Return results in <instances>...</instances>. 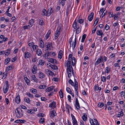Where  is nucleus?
<instances>
[{
	"instance_id": "1",
	"label": "nucleus",
	"mask_w": 125,
	"mask_h": 125,
	"mask_svg": "<svg viewBox=\"0 0 125 125\" xmlns=\"http://www.w3.org/2000/svg\"><path fill=\"white\" fill-rule=\"evenodd\" d=\"M71 61H67L66 63L65 64V67H67V70L68 72V77L70 78L71 76V74L74 75L73 71L72 70L73 68L71 65Z\"/></svg>"
},
{
	"instance_id": "2",
	"label": "nucleus",
	"mask_w": 125,
	"mask_h": 125,
	"mask_svg": "<svg viewBox=\"0 0 125 125\" xmlns=\"http://www.w3.org/2000/svg\"><path fill=\"white\" fill-rule=\"evenodd\" d=\"M15 113L16 117L20 118L23 116V112L22 110L20 108H17L15 111Z\"/></svg>"
},
{
	"instance_id": "3",
	"label": "nucleus",
	"mask_w": 125,
	"mask_h": 125,
	"mask_svg": "<svg viewBox=\"0 0 125 125\" xmlns=\"http://www.w3.org/2000/svg\"><path fill=\"white\" fill-rule=\"evenodd\" d=\"M72 39L73 38L72 37H71L70 38V39L69 40V42L70 44V48H71V47H72V50H73L74 49L76 45V38H75L74 39V42H73V44L72 45H71V42H72Z\"/></svg>"
},
{
	"instance_id": "4",
	"label": "nucleus",
	"mask_w": 125,
	"mask_h": 125,
	"mask_svg": "<svg viewBox=\"0 0 125 125\" xmlns=\"http://www.w3.org/2000/svg\"><path fill=\"white\" fill-rule=\"evenodd\" d=\"M90 122L91 125H99L98 122L96 119L90 118Z\"/></svg>"
},
{
	"instance_id": "5",
	"label": "nucleus",
	"mask_w": 125,
	"mask_h": 125,
	"mask_svg": "<svg viewBox=\"0 0 125 125\" xmlns=\"http://www.w3.org/2000/svg\"><path fill=\"white\" fill-rule=\"evenodd\" d=\"M61 30L60 27L59 26L58 27L56 32L55 34V39H56L58 38L60 34V31Z\"/></svg>"
},
{
	"instance_id": "6",
	"label": "nucleus",
	"mask_w": 125,
	"mask_h": 125,
	"mask_svg": "<svg viewBox=\"0 0 125 125\" xmlns=\"http://www.w3.org/2000/svg\"><path fill=\"white\" fill-rule=\"evenodd\" d=\"M45 47L47 48L46 50L50 51L51 49L52 46L51 43L47 42L45 43Z\"/></svg>"
},
{
	"instance_id": "7",
	"label": "nucleus",
	"mask_w": 125,
	"mask_h": 125,
	"mask_svg": "<svg viewBox=\"0 0 125 125\" xmlns=\"http://www.w3.org/2000/svg\"><path fill=\"white\" fill-rule=\"evenodd\" d=\"M8 82V81L6 82V84L4 86L3 88V91L4 93L6 94L7 92L9 89Z\"/></svg>"
},
{
	"instance_id": "8",
	"label": "nucleus",
	"mask_w": 125,
	"mask_h": 125,
	"mask_svg": "<svg viewBox=\"0 0 125 125\" xmlns=\"http://www.w3.org/2000/svg\"><path fill=\"white\" fill-rule=\"evenodd\" d=\"M51 118H53L57 115L55 110H53L52 111H50L49 114Z\"/></svg>"
},
{
	"instance_id": "9",
	"label": "nucleus",
	"mask_w": 125,
	"mask_h": 125,
	"mask_svg": "<svg viewBox=\"0 0 125 125\" xmlns=\"http://www.w3.org/2000/svg\"><path fill=\"white\" fill-rule=\"evenodd\" d=\"M103 59L102 58L101 56H100V57H99L95 63V65H97L101 63V62H103Z\"/></svg>"
},
{
	"instance_id": "10",
	"label": "nucleus",
	"mask_w": 125,
	"mask_h": 125,
	"mask_svg": "<svg viewBox=\"0 0 125 125\" xmlns=\"http://www.w3.org/2000/svg\"><path fill=\"white\" fill-rule=\"evenodd\" d=\"M94 16V13L91 12L88 17V19L90 21H91L93 19Z\"/></svg>"
},
{
	"instance_id": "11",
	"label": "nucleus",
	"mask_w": 125,
	"mask_h": 125,
	"mask_svg": "<svg viewBox=\"0 0 125 125\" xmlns=\"http://www.w3.org/2000/svg\"><path fill=\"white\" fill-rule=\"evenodd\" d=\"M48 61L49 62H51L52 63L55 64L57 63V61L53 59L50 58L48 59Z\"/></svg>"
},
{
	"instance_id": "12",
	"label": "nucleus",
	"mask_w": 125,
	"mask_h": 125,
	"mask_svg": "<svg viewBox=\"0 0 125 125\" xmlns=\"http://www.w3.org/2000/svg\"><path fill=\"white\" fill-rule=\"evenodd\" d=\"M24 56L25 58H29L31 57V54L28 52H26L24 53Z\"/></svg>"
},
{
	"instance_id": "13",
	"label": "nucleus",
	"mask_w": 125,
	"mask_h": 125,
	"mask_svg": "<svg viewBox=\"0 0 125 125\" xmlns=\"http://www.w3.org/2000/svg\"><path fill=\"white\" fill-rule=\"evenodd\" d=\"M26 122L25 120H24L18 119L16 120L14 122L15 123H19L20 124Z\"/></svg>"
},
{
	"instance_id": "14",
	"label": "nucleus",
	"mask_w": 125,
	"mask_h": 125,
	"mask_svg": "<svg viewBox=\"0 0 125 125\" xmlns=\"http://www.w3.org/2000/svg\"><path fill=\"white\" fill-rule=\"evenodd\" d=\"M21 101V99L19 95L17 96L15 98V102L17 104H19Z\"/></svg>"
},
{
	"instance_id": "15",
	"label": "nucleus",
	"mask_w": 125,
	"mask_h": 125,
	"mask_svg": "<svg viewBox=\"0 0 125 125\" xmlns=\"http://www.w3.org/2000/svg\"><path fill=\"white\" fill-rule=\"evenodd\" d=\"M37 70V67L36 66L34 65L33 66L32 69V73L34 74H35L36 73Z\"/></svg>"
},
{
	"instance_id": "16",
	"label": "nucleus",
	"mask_w": 125,
	"mask_h": 125,
	"mask_svg": "<svg viewBox=\"0 0 125 125\" xmlns=\"http://www.w3.org/2000/svg\"><path fill=\"white\" fill-rule=\"evenodd\" d=\"M56 103L55 102H53L49 104V107L51 108H55L56 107Z\"/></svg>"
},
{
	"instance_id": "17",
	"label": "nucleus",
	"mask_w": 125,
	"mask_h": 125,
	"mask_svg": "<svg viewBox=\"0 0 125 125\" xmlns=\"http://www.w3.org/2000/svg\"><path fill=\"white\" fill-rule=\"evenodd\" d=\"M54 87V86L50 87L46 89V92H50L53 90Z\"/></svg>"
},
{
	"instance_id": "18",
	"label": "nucleus",
	"mask_w": 125,
	"mask_h": 125,
	"mask_svg": "<svg viewBox=\"0 0 125 125\" xmlns=\"http://www.w3.org/2000/svg\"><path fill=\"white\" fill-rule=\"evenodd\" d=\"M62 51L61 50L59 52L58 56V57L59 59H60L62 58Z\"/></svg>"
},
{
	"instance_id": "19",
	"label": "nucleus",
	"mask_w": 125,
	"mask_h": 125,
	"mask_svg": "<svg viewBox=\"0 0 125 125\" xmlns=\"http://www.w3.org/2000/svg\"><path fill=\"white\" fill-rule=\"evenodd\" d=\"M11 50V49H9L6 50L5 52V56H7L10 53Z\"/></svg>"
},
{
	"instance_id": "20",
	"label": "nucleus",
	"mask_w": 125,
	"mask_h": 125,
	"mask_svg": "<svg viewBox=\"0 0 125 125\" xmlns=\"http://www.w3.org/2000/svg\"><path fill=\"white\" fill-rule=\"evenodd\" d=\"M39 76L40 78H43L45 77V75L43 73L40 72L39 73Z\"/></svg>"
},
{
	"instance_id": "21",
	"label": "nucleus",
	"mask_w": 125,
	"mask_h": 125,
	"mask_svg": "<svg viewBox=\"0 0 125 125\" xmlns=\"http://www.w3.org/2000/svg\"><path fill=\"white\" fill-rule=\"evenodd\" d=\"M49 64H50L49 66L51 67L52 69L54 70L57 69V67L56 66L51 64L50 63H49Z\"/></svg>"
},
{
	"instance_id": "22",
	"label": "nucleus",
	"mask_w": 125,
	"mask_h": 125,
	"mask_svg": "<svg viewBox=\"0 0 125 125\" xmlns=\"http://www.w3.org/2000/svg\"><path fill=\"white\" fill-rule=\"evenodd\" d=\"M31 79L32 80H33L34 82L37 83L38 82V80L37 79L35 75H32L31 76Z\"/></svg>"
},
{
	"instance_id": "23",
	"label": "nucleus",
	"mask_w": 125,
	"mask_h": 125,
	"mask_svg": "<svg viewBox=\"0 0 125 125\" xmlns=\"http://www.w3.org/2000/svg\"><path fill=\"white\" fill-rule=\"evenodd\" d=\"M45 63V62L44 60H40L39 61L38 65H43Z\"/></svg>"
},
{
	"instance_id": "24",
	"label": "nucleus",
	"mask_w": 125,
	"mask_h": 125,
	"mask_svg": "<svg viewBox=\"0 0 125 125\" xmlns=\"http://www.w3.org/2000/svg\"><path fill=\"white\" fill-rule=\"evenodd\" d=\"M97 34L99 36H102L104 35L102 31H100L99 30H97Z\"/></svg>"
},
{
	"instance_id": "25",
	"label": "nucleus",
	"mask_w": 125,
	"mask_h": 125,
	"mask_svg": "<svg viewBox=\"0 0 125 125\" xmlns=\"http://www.w3.org/2000/svg\"><path fill=\"white\" fill-rule=\"evenodd\" d=\"M40 47L43 48L44 46V43L42 40H40Z\"/></svg>"
},
{
	"instance_id": "26",
	"label": "nucleus",
	"mask_w": 125,
	"mask_h": 125,
	"mask_svg": "<svg viewBox=\"0 0 125 125\" xmlns=\"http://www.w3.org/2000/svg\"><path fill=\"white\" fill-rule=\"evenodd\" d=\"M47 12V14L46 15L47 16H50L51 14L52 13V8H51L50 9V10H48Z\"/></svg>"
},
{
	"instance_id": "27",
	"label": "nucleus",
	"mask_w": 125,
	"mask_h": 125,
	"mask_svg": "<svg viewBox=\"0 0 125 125\" xmlns=\"http://www.w3.org/2000/svg\"><path fill=\"white\" fill-rule=\"evenodd\" d=\"M36 53L38 56H41L42 54V52L41 49H38L36 51Z\"/></svg>"
},
{
	"instance_id": "28",
	"label": "nucleus",
	"mask_w": 125,
	"mask_h": 125,
	"mask_svg": "<svg viewBox=\"0 0 125 125\" xmlns=\"http://www.w3.org/2000/svg\"><path fill=\"white\" fill-rule=\"evenodd\" d=\"M51 33V31H49L46 34L45 36V39L46 40L47 39H48L49 37L50 36V33Z\"/></svg>"
},
{
	"instance_id": "29",
	"label": "nucleus",
	"mask_w": 125,
	"mask_h": 125,
	"mask_svg": "<svg viewBox=\"0 0 125 125\" xmlns=\"http://www.w3.org/2000/svg\"><path fill=\"white\" fill-rule=\"evenodd\" d=\"M83 120L84 121H86L87 119V117L86 113H84L82 117Z\"/></svg>"
},
{
	"instance_id": "30",
	"label": "nucleus",
	"mask_w": 125,
	"mask_h": 125,
	"mask_svg": "<svg viewBox=\"0 0 125 125\" xmlns=\"http://www.w3.org/2000/svg\"><path fill=\"white\" fill-rule=\"evenodd\" d=\"M59 95L61 98H62L63 97V94L62 90H60L59 92Z\"/></svg>"
},
{
	"instance_id": "31",
	"label": "nucleus",
	"mask_w": 125,
	"mask_h": 125,
	"mask_svg": "<svg viewBox=\"0 0 125 125\" xmlns=\"http://www.w3.org/2000/svg\"><path fill=\"white\" fill-rule=\"evenodd\" d=\"M39 123L40 124H43L45 123V119L44 118H40L39 120Z\"/></svg>"
},
{
	"instance_id": "32",
	"label": "nucleus",
	"mask_w": 125,
	"mask_h": 125,
	"mask_svg": "<svg viewBox=\"0 0 125 125\" xmlns=\"http://www.w3.org/2000/svg\"><path fill=\"white\" fill-rule=\"evenodd\" d=\"M86 36V35L85 34H83L81 40V42H84Z\"/></svg>"
},
{
	"instance_id": "33",
	"label": "nucleus",
	"mask_w": 125,
	"mask_h": 125,
	"mask_svg": "<svg viewBox=\"0 0 125 125\" xmlns=\"http://www.w3.org/2000/svg\"><path fill=\"white\" fill-rule=\"evenodd\" d=\"M47 12L46 10L45 9H43L42 11V14L44 16L46 15Z\"/></svg>"
},
{
	"instance_id": "34",
	"label": "nucleus",
	"mask_w": 125,
	"mask_h": 125,
	"mask_svg": "<svg viewBox=\"0 0 125 125\" xmlns=\"http://www.w3.org/2000/svg\"><path fill=\"white\" fill-rule=\"evenodd\" d=\"M104 105V104L103 103H99L98 104V106L100 108H101L103 107Z\"/></svg>"
},
{
	"instance_id": "35",
	"label": "nucleus",
	"mask_w": 125,
	"mask_h": 125,
	"mask_svg": "<svg viewBox=\"0 0 125 125\" xmlns=\"http://www.w3.org/2000/svg\"><path fill=\"white\" fill-rule=\"evenodd\" d=\"M72 59V65L73 66H74L75 62V58L74 57H73Z\"/></svg>"
},
{
	"instance_id": "36",
	"label": "nucleus",
	"mask_w": 125,
	"mask_h": 125,
	"mask_svg": "<svg viewBox=\"0 0 125 125\" xmlns=\"http://www.w3.org/2000/svg\"><path fill=\"white\" fill-rule=\"evenodd\" d=\"M110 68L108 67H106L105 70V73H109L110 72Z\"/></svg>"
},
{
	"instance_id": "37",
	"label": "nucleus",
	"mask_w": 125,
	"mask_h": 125,
	"mask_svg": "<svg viewBox=\"0 0 125 125\" xmlns=\"http://www.w3.org/2000/svg\"><path fill=\"white\" fill-rule=\"evenodd\" d=\"M107 12V10H104L103 11V13L102 14L101 17H102V18L104 17V16L105 13H106Z\"/></svg>"
},
{
	"instance_id": "38",
	"label": "nucleus",
	"mask_w": 125,
	"mask_h": 125,
	"mask_svg": "<svg viewBox=\"0 0 125 125\" xmlns=\"http://www.w3.org/2000/svg\"><path fill=\"white\" fill-rule=\"evenodd\" d=\"M39 24L40 25H43L44 24V23L43 20L42 19H40L39 21Z\"/></svg>"
},
{
	"instance_id": "39",
	"label": "nucleus",
	"mask_w": 125,
	"mask_h": 125,
	"mask_svg": "<svg viewBox=\"0 0 125 125\" xmlns=\"http://www.w3.org/2000/svg\"><path fill=\"white\" fill-rule=\"evenodd\" d=\"M51 52H48L44 55V57H45V58H46V57H47L49 56V55H51Z\"/></svg>"
},
{
	"instance_id": "40",
	"label": "nucleus",
	"mask_w": 125,
	"mask_h": 125,
	"mask_svg": "<svg viewBox=\"0 0 125 125\" xmlns=\"http://www.w3.org/2000/svg\"><path fill=\"white\" fill-rule=\"evenodd\" d=\"M75 79H74V82H75V83L74 84V87L75 88L78 87V82L77 81H76L75 80Z\"/></svg>"
},
{
	"instance_id": "41",
	"label": "nucleus",
	"mask_w": 125,
	"mask_h": 125,
	"mask_svg": "<svg viewBox=\"0 0 125 125\" xmlns=\"http://www.w3.org/2000/svg\"><path fill=\"white\" fill-rule=\"evenodd\" d=\"M24 100L25 102L28 103H29L30 101V99L29 98H24Z\"/></svg>"
},
{
	"instance_id": "42",
	"label": "nucleus",
	"mask_w": 125,
	"mask_h": 125,
	"mask_svg": "<svg viewBox=\"0 0 125 125\" xmlns=\"http://www.w3.org/2000/svg\"><path fill=\"white\" fill-rule=\"evenodd\" d=\"M33 20H31L29 21V24L30 27H31L33 25Z\"/></svg>"
},
{
	"instance_id": "43",
	"label": "nucleus",
	"mask_w": 125,
	"mask_h": 125,
	"mask_svg": "<svg viewBox=\"0 0 125 125\" xmlns=\"http://www.w3.org/2000/svg\"><path fill=\"white\" fill-rule=\"evenodd\" d=\"M27 112L28 113L32 114L34 113V110L32 109L28 110Z\"/></svg>"
},
{
	"instance_id": "44",
	"label": "nucleus",
	"mask_w": 125,
	"mask_h": 125,
	"mask_svg": "<svg viewBox=\"0 0 125 125\" xmlns=\"http://www.w3.org/2000/svg\"><path fill=\"white\" fill-rule=\"evenodd\" d=\"M46 86L45 85H40L39 87V88L40 89H44L45 88Z\"/></svg>"
},
{
	"instance_id": "45",
	"label": "nucleus",
	"mask_w": 125,
	"mask_h": 125,
	"mask_svg": "<svg viewBox=\"0 0 125 125\" xmlns=\"http://www.w3.org/2000/svg\"><path fill=\"white\" fill-rule=\"evenodd\" d=\"M120 114H118V115L117 116L118 117H119L121 116H122L123 115V112L121 111L120 112Z\"/></svg>"
},
{
	"instance_id": "46",
	"label": "nucleus",
	"mask_w": 125,
	"mask_h": 125,
	"mask_svg": "<svg viewBox=\"0 0 125 125\" xmlns=\"http://www.w3.org/2000/svg\"><path fill=\"white\" fill-rule=\"evenodd\" d=\"M94 89L96 90H101V88L100 87H98L96 86H95L94 87Z\"/></svg>"
},
{
	"instance_id": "47",
	"label": "nucleus",
	"mask_w": 125,
	"mask_h": 125,
	"mask_svg": "<svg viewBox=\"0 0 125 125\" xmlns=\"http://www.w3.org/2000/svg\"><path fill=\"white\" fill-rule=\"evenodd\" d=\"M45 71L48 75H50L51 70L49 69H46L45 70Z\"/></svg>"
},
{
	"instance_id": "48",
	"label": "nucleus",
	"mask_w": 125,
	"mask_h": 125,
	"mask_svg": "<svg viewBox=\"0 0 125 125\" xmlns=\"http://www.w3.org/2000/svg\"><path fill=\"white\" fill-rule=\"evenodd\" d=\"M30 25H27L24 26H23V28L24 29H28L30 28Z\"/></svg>"
},
{
	"instance_id": "49",
	"label": "nucleus",
	"mask_w": 125,
	"mask_h": 125,
	"mask_svg": "<svg viewBox=\"0 0 125 125\" xmlns=\"http://www.w3.org/2000/svg\"><path fill=\"white\" fill-rule=\"evenodd\" d=\"M102 81L104 82H105L106 81V78L104 76H103L101 77Z\"/></svg>"
},
{
	"instance_id": "50",
	"label": "nucleus",
	"mask_w": 125,
	"mask_h": 125,
	"mask_svg": "<svg viewBox=\"0 0 125 125\" xmlns=\"http://www.w3.org/2000/svg\"><path fill=\"white\" fill-rule=\"evenodd\" d=\"M32 48H33V50L35 51L38 48V46L36 45H33V46Z\"/></svg>"
},
{
	"instance_id": "51",
	"label": "nucleus",
	"mask_w": 125,
	"mask_h": 125,
	"mask_svg": "<svg viewBox=\"0 0 125 125\" xmlns=\"http://www.w3.org/2000/svg\"><path fill=\"white\" fill-rule=\"evenodd\" d=\"M75 106L77 109L79 110V109L80 107L79 103L75 104Z\"/></svg>"
},
{
	"instance_id": "52",
	"label": "nucleus",
	"mask_w": 125,
	"mask_h": 125,
	"mask_svg": "<svg viewBox=\"0 0 125 125\" xmlns=\"http://www.w3.org/2000/svg\"><path fill=\"white\" fill-rule=\"evenodd\" d=\"M10 58H8L5 59V62H7V63L6 64V65H7L9 63L10 61Z\"/></svg>"
},
{
	"instance_id": "53",
	"label": "nucleus",
	"mask_w": 125,
	"mask_h": 125,
	"mask_svg": "<svg viewBox=\"0 0 125 125\" xmlns=\"http://www.w3.org/2000/svg\"><path fill=\"white\" fill-rule=\"evenodd\" d=\"M66 90L67 91V92L69 93H70L71 92H72V91L68 87H67L66 88Z\"/></svg>"
},
{
	"instance_id": "54",
	"label": "nucleus",
	"mask_w": 125,
	"mask_h": 125,
	"mask_svg": "<svg viewBox=\"0 0 125 125\" xmlns=\"http://www.w3.org/2000/svg\"><path fill=\"white\" fill-rule=\"evenodd\" d=\"M69 83L71 84L72 86H74V83L71 80H70L69 81Z\"/></svg>"
},
{
	"instance_id": "55",
	"label": "nucleus",
	"mask_w": 125,
	"mask_h": 125,
	"mask_svg": "<svg viewBox=\"0 0 125 125\" xmlns=\"http://www.w3.org/2000/svg\"><path fill=\"white\" fill-rule=\"evenodd\" d=\"M12 66H11L8 67L6 69V70L7 71H8L11 69L12 68Z\"/></svg>"
},
{
	"instance_id": "56",
	"label": "nucleus",
	"mask_w": 125,
	"mask_h": 125,
	"mask_svg": "<svg viewBox=\"0 0 125 125\" xmlns=\"http://www.w3.org/2000/svg\"><path fill=\"white\" fill-rule=\"evenodd\" d=\"M73 125H77V122L76 120H73Z\"/></svg>"
},
{
	"instance_id": "57",
	"label": "nucleus",
	"mask_w": 125,
	"mask_h": 125,
	"mask_svg": "<svg viewBox=\"0 0 125 125\" xmlns=\"http://www.w3.org/2000/svg\"><path fill=\"white\" fill-rule=\"evenodd\" d=\"M24 79L26 83L28 84V83H29V80L27 77H25L24 78Z\"/></svg>"
},
{
	"instance_id": "58",
	"label": "nucleus",
	"mask_w": 125,
	"mask_h": 125,
	"mask_svg": "<svg viewBox=\"0 0 125 125\" xmlns=\"http://www.w3.org/2000/svg\"><path fill=\"white\" fill-rule=\"evenodd\" d=\"M80 32V30L79 28H77L76 30V33L77 34H78Z\"/></svg>"
},
{
	"instance_id": "59",
	"label": "nucleus",
	"mask_w": 125,
	"mask_h": 125,
	"mask_svg": "<svg viewBox=\"0 0 125 125\" xmlns=\"http://www.w3.org/2000/svg\"><path fill=\"white\" fill-rule=\"evenodd\" d=\"M72 54H69V56L68 58V61H71V60L72 59Z\"/></svg>"
},
{
	"instance_id": "60",
	"label": "nucleus",
	"mask_w": 125,
	"mask_h": 125,
	"mask_svg": "<svg viewBox=\"0 0 125 125\" xmlns=\"http://www.w3.org/2000/svg\"><path fill=\"white\" fill-rule=\"evenodd\" d=\"M108 14H109L110 17H112L113 16V13L112 12H109Z\"/></svg>"
},
{
	"instance_id": "61",
	"label": "nucleus",
	"mask_w": 125,
	"mask_h": 125,
	"mask_svg": "<svg viewBox=\"0 0 125 125\" xmlns=\"http://www.w3.org/2000/svg\"><path fill=\"white\" fill-rule=\"evenodd\" d=\"M32 92L33 93L35 94L37 92V90L36 89H33L32 91Z\"/></svg>"
},
{
	"instance_id": "62",
	"label": "nucleus",
	"mask_w": 125,
	"mask_h": 125,
	"mask_svg": "<svg viewBox=\"0 0 125 125\" xmlns=\"http://www.w3.org/2000/svg\"><path fill=\"white\" fill-rule=\"evenodd\" d=\"M109 28V27L107 24H106L105 27V29L106 30H107Z\"/></svg>"
},
{
	"instance_id": "63",
	"label": "nucleus",
	"mask_w": 125,
	"mask_h": 125,
	"mask_svg": "<svg viewBox=\"0 0 125 125\" xmlns=\"http://www.w3.org/2000/svg\"><path fill=\"white\" fill-rule=\"evenodd\" d=\"M83 19H80L78 21V22L81 24L83 23Z\"/></svg>"
},
{
	"instance_id": "64",
	"label": "nucleus",
	"mask_w": 125,
	"mask_h": 125,
	"mask_svg": "<svg viewBox=\"0 0 125 125\" xmlns=\"http://www.w3.org/2000/svg\"><path fill=\"white\" fill-rule=\"evenodd\" d=\"M41 100L42 101H45L47 100L44 97H42L41 98Z\"/></svg>"
}]
</instances>
